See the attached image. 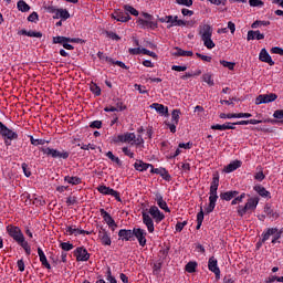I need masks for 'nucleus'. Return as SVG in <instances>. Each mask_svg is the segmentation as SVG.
Instances as JSON below:
<instances>
[{"label":"nucleus","instance_id":"nucleus-19","mask_svg":"<svg viewBox=\"0 0 283 283\" xmlns=\"http://www.w3.org/2000/svg\"><path fill=\"white\" fill-rule=\"evenodd\" d=\"M253 190L255 192H258V195L261 197V198H265L268 200H271V191L266 190V188H264V186L262 185H255L253 187Z\"/></svg>","mask_w":283,"mask_h":283},{"label":"nucleus","instance_id":"nucleus-14","mask_svg":"<svg viewBox=\"0 0 283 283\" xmlns=\"http://www.w3.org/2000/svg\"><path fill=\"white\" fill-rule=\"evenodd\" d=\"M0 135L2 138L7 140H17L19 138V134L17 132L8 128V126L4 125L3 128L0 129Z\"/></svg>","mask_w":283,"mask_h":283},{"label":"nucleus","instance_id":"nucleus-52","mask_svg":"<svg viewBox=\"0 0 283 283\" xmlns=\"http://www.w3.org/2000/svg\"><path fill=\"white\" fill-rule=\"evenodd\" d=\"M60 248L62 251H72V249H74V244H72L70 242H62L60 244Z\"/></svg>","mask_w":283,"mask_h":283},{"label":"nucleus","instance_id":"nucleus-47","mask_svg":"<svg viewBox=\"0 0 283 283\" xmlns=\"http://www.w3.org/2000/svg\"><path fill=\"white\" fill-rule=\"evenodd\" d=\"M203 82L207 83L210 87H213L216 83L213 82V77H211V74L207 73L203 74Z\"/></svg>","mask_w":283,"mask_h":283},{"label":"nucleus","instance_id":"nucleus-24","mask_svg":"<svg viewBox=\"0 0 283 283\" xmlns=\"http://www.w3.org/2000/svg\"><path fill=\"white\" fill-rule=\"evenodd\" d=\"M18 34L22 36H30L35 39H41L43 36V33L41 31H28L25 29L20 30Z\"/></svg>","mask_w":283,"mask_h":283},{"label":"nucleus","instance_id":"nucleus-34","mask_svg":"<svg viewBox=\"0 0 283 283\" xmlns=\"http://www.w3.org/2000/svg\"><path fill=\"white\" fill-rule=\"evenodd\" d=\"M202 222H205V211L202 210V208H200V211L197 213V231H200Z\"/></svg>","mask_w":283,"mask_h":283},{"label":"nucleus","instance_id":"nucleus-56","mask_svg":"<svg viewBox=\"0 0 283 283\" xmlns=\"http://www.w3.org/2000/svg\"><path fill=\"white\" fill-rule=\"evenodd\" d=\"M28 21H30V23H38V22H39V13H36V11H33V12L28 17Z\"/></svg>","mask_w":283,"mask_h":283},{"label":"nucleus","instance_id":"nucleus-62","mask_svg":"<svg viewBox=\"0 0 283 283\" xmlns=\"http://www.w3.org/2000/svg\"><path fill=\"white\" fill-rule=\"evenodd\" d=\"M271 54H279L280 56H283V49L280 46H274L271 49Z\"/></svg>","mask_w":283,"mask_h":283},{"label":"nucleus","instance_id":"nucleus-31","mask_svg":"<svg viewBox=\"0 0 283 283\" xmlns=\"http://www.w3.org/2000/svg\"><path fill=\"white\" fill-rule=\"evenodd\" d=\"M264 213L269 216L272 220H277L280 218V214L277 212L273 211V208L270 203H266L264 207Z\"/></svg>","mask_w":283,"mask_h":283},{"label":"nucleus","instance_id":"nucleus-55","mask_svg":"<svg viewBox=\"0 0 283 283\" xmlns=\"http://www.w3.org/2000/svg\"><path fill=\"white\" fill-rule=\"evenodd\" d=\"M220 64L223 65V67H228V70H234L235 69V63H233V62L221 60Z\"/></svg>","mask_w":283,"mask_h":283},{"label":"nucleus","instance_id":"nucleus-26","mask_svg":"<svg viewBox=\"0 0 283 283\" xmlns=\"http://www.w3.org/2000/svg\"><path fill=\"white\" fill-rule=\"evenodd\" d=\"M201 40L202 39H211L213 36V29L209 24H203L200 31Z\"/></svg>","mask_w":283,"mask_h":283},{"label":"nucleus","instance_id":"nucleus-12","mask_svg":"<svg viewBox=\"0 0 283 283\" xmlns=\"http://www.w3.org/2000/svg\"><path fill=\"white\" fill-rule=\"evenodd\" d=\"M137 25L142 28V30H156L158 28V23L151 20H145L143 18L137 19Z\"/></svg>","mask_w":283,"mask_h":283},{"label":"nucleus","instance_id":"nucleus-53","mask_svg":"<svg viewBox=\"0 0 283 283\" xmlns=\"http://www.w3.org/2000/svg\"><path fill=\"white\" fill-rule=\"evenodd\" d=\"M163 270V263H154L153 273L154 275H160V271Z\"/></svg>","mask_w":283,"mask_h":283},{"label":"nucleus","instance_id":"nucleus-30","mask_svg":"<svg viewBox=\"0 0 283 283\" xmlns=\"http://www.w3.org/2000/svg\"><path fill=\"white\" fill-rule=\"evenodd\" d=\"M275 233H277V228L266 229V231L261 234L262 235L261 243L264 244V242H266V240H269L271 235H275Z\"/></svg>","mask_w":283,"mask_h":283},{"label":"nucleus","instance_id":"nucleus-51","mask_svg":"<svg viewBox=\"0 0 283 283\" xmlns=\"http://www.w3.org/2000/svg\"><path fill=\"white\" fill-rule=\"evenodd\" d=\"M115 105L116 112H125V109H127V106L118 98Z\"/></svg>","mask_w":283,"mask_h":283},{"label":"nucleus","instance_id":"nucleus-6","mask_svg":"<svg viewBox=\"0 0 283 283\" xmlns=\"http://www.w3.org/2000/svg\"><path fill=\"white\" fill-rule=\"evenodd\" d=\"M97 191L103 196H112L115 198V200H117V202H123V199H120V192L114 190L113 188L102 185L97 187Z\"/></svg>","mask_w":283,"mask_h":283},{"label":"nucleus","instance_id":"nucleus-48","mask_svg":"<svg viewBox=\"0 0 283 283\" xmlns=\"http://www.w3.org/2000/svg\"><path fill=\"white\" fill-rule=\"evenodd\" d=\"M90 90L95 96H101V86H97L96 83L91 84Z\"/></svg>","mask_w":283,"mask_h":283},{"label":"nucleus","instance_id":"nucleus-49","mask_svg":"<svg viewBox=\"0 0 283 283\" xmlns=\"http://www.w3.org/2000/svg\"><path fill=\"white\" fill-rule=\"evenodd\" d=\"M244 198H247V193H241L239 197H234V199L231 201V205L232 206H235V205H240V202H242L244 200Z\"/></svg>","mask_w":283,"mask_h":283},{"label":"nucleus","instance_id":"nucleus-59","mask_svg":"<svg viewBox=\"0 0 283 283\" xmlns=\"http://www.w3.org/2000/svg\"><path fill=\"white\" fill-rule=\"evenodd\" d=\"M21 167H22L24 176L27 178H30V176H32V171H30V168H29L28 164L23 163Z\"/></svg>","mask_w":283,"mask_h":283},{"label":"nucleus","instance_id":"nucleus-41","mask_svg":"<svg viewBox=\"0 0 283 283\" xmlns=\"http://www.w3.org/2000/svg\"><path fill=\"white\" fill-rule=\"evenodd\" d=\"M69 41L70 43H85V40L81 38H59L57 42Z\"/></svg>","mask_w":283,"mask_h":283},{"label":"nucleus","instance_id":"nucleus-2","mask_svg":"<svg viewBox=\"0 0 283 283\" xmlns=\"http://www.w3.org/2000/svg\"><path fill=\"white\" fill-rule=\"evenodd\" d=\"M40 151L50 158H62V160H67L70 158V151L59 150L50 147H40Z\"/></svg>","mask_w":283,"mask_h":283},{"label":"nucleus","instance_id":"nucleus-25","mask_svg":"<svg viewBox=\"0 0 283 283\" xmlns=\"http://www.w3.org/2000/svg\"><path fill=\"white\" fill-rule=\"evenodd\" d=\"M248 41H262L264 40V34L260 32V30H256V31H253V30H250L248 32Z\"/></svg>","mask_w":283,"mask_h":283},{"label":"nucleus","instance_id":"nucleus-18","mask_svg":"<svg viewBox=\"0 0 283 283\" xmlns=\"http://www.w3.org/2000/svg\"><path fill=\"white\" fill-rule=\"evenodd\" d=\"M59 39H67V36H63V35L53 36V44H60L64 48V50H74V45L70 44V41L61 40L59 42Z\"/></svg>","mask_w":283,"mask_h":283},{"label":"nucleus","instance_id":"nucleus-9","mask_svg":"<svg viewBox=\"0 0 283 283\" xmlns=\"http://www.w3.org/2000/svg\"><path fill=\"white\" fill-rule=\"evenodd\" d=\"M277 101V94L270 93V94H261L255 98V105H263L266 103H273Z\"/></svg>","mask_w":283,"mask_h":283},{"label":"nucleus","instance_id":"nucleus-63","mask_svg":"<svg viewBox=\"0 0 283 283\" xmlns=\"http://www.w3.org/2000/svg\"><path fill=\"white\" fill-rule=\"evenodd\" d=\"M273 118H279L280 120H282V118H283V109H276L273 113Z\"/></svg>","mask_w":283,"mask_h":283},{"label":"nucleus","instance_id":"nucleus-36","mask_svg":"<svg viewBox=\"0 0 283 283\" xmlns=\"http://www.w3.org/2000/svg\"><path fill=\"white\" fill-rule=\"evenodd\" d=\"M97 59H99V61H102V63H109L111 65H113V63H114V59L107 56L105 53H103L101 51L97 53Z\"/></svg>","mask_w":283,"mask_h":283},{"label":"nucleus","instance_id":"nucleus-45","mask_svg":"<svg viewBox=\"0 0 283 283\" xmlns=\"http://www.w3.org/2000/svg\"><path fill=\"white\" fill-rule=\"evenodd\" d=\"M124 10L127 14H132L133 17H138V10L129 4L124 6Z\"/></svg>","mask_w":283,"mask_h":283},{"label":"nucleus","instance_id":"nucleus-60","mask_svg":"<svg viewBox=\"0 0 283 283\" xmlns=\"http://www.w3.org/2000/svg\"><path fill=\"white\" fill-rule=\"evenodd\" d=\"M282 233L283 231L282 230H276V232L273 235V239H272V244H277V240H280V238H282Z\"/></svg>","mask_w":283,"mask_h":283},{"label":"nucleus","instance_id":"nucleus-16","mask_svg":"<svg viewBox=\"0 0 283 283\" xmlns=\"http://www.w3.org/2000/svg\"><path fill=\"white\" fill-rule=\"evenodd\" d=\"M118 238L122 242H132L134 241V230L120 229L118 231Z\"/></svg>","mask_w":283,"mask_h":283},{"label":"nucleus","instance_id":"nucleus-15","mask_svg":"<svg viewBox=\"0 0 283 283\" xmlns=\"http://www.w3.org/2000/svg\"><path fill=\"white\" fill-rule=\"evenodd\" d=\"M143 224L147 228L148 233H154V219L147 212H142Z\"/></svg>","mask_w":283,"mask_h":283},{"label":"nucleus","instance_id":"nucleus-40","mask_svg":"<svg viewBox=\"0 0 283 283\" xmlns=\"http://www.w3.org/2000/svg\"><path fill=\"white\" fill-rule=\"evenodd\" d=\"M31 145L34 147H39V145H45V143H50L49 140L45 139H35L34 136H29Z\"/></svg>","mask_w":283,"mask_h":283},{"label":"nucleus","instance_id":"nucleus-42","mask_svg":"<svg viewBox=\"0 0 283 283\" xmlns=\"http://www.w3.org/2000/svg\"><path fill=\"white\" fill-rule=\"evenodd\" d=\"M196 269H198V263L190 261L186 264L187 273H196Z\"/></svg>","mask_w":283,"mask_h":283},{"label":"nucleus","instance_id":"nucleus-13","mask_svg":"<svg viewBox=\"0 0 283 283\" xmlns=\"http://www.w3.org/2000/svg\"><path fill=\"white\" fill-rule=\"evenodd\" d=\"M208 269L211 273H214L216 280H220V268L218 266V259L216 256H211L208 260Z\"/></svg>","mask_w":283,"mask_h":283},{"label":"nucleus","instance_id":"nucleus-43","mask_svg":"<svg viewBox=\"0 0 283 283\" xmlns=\"http://www.w3.org/2000/svg\"><path fill=\"white\" fill-rule=\"evenodd\" d=\"M201 41H203V45L208 50H213V48H216V43L213 42V40H211V38H203L201 39Z\"/></svg>","mask_w":283,"mask_h":283},{"label":"nucleus","instance_id":"nucleus-17","mask_svg":"<svg viewBox=\"0 0 283 283\" xmlns=\"http://www.w3.org/2000/svg\"><path fill=\"white\" fill-rule=\"evenodd\" d=\"M259 61H261L262 63H268L271 66L275 65V61H273L271 54H269V51H266V49H262L260 51Z\"/></svg>","mask_w":283,"mask_h":283},{"label":"nucleus","instance_id":"nucleus-39","mask_svg":"<svg viewBox=\"0 0 283 283\" xmlns=\"http://www.w3.org/2000/svg\"><path fill=\"white\" fill-rule=\"evenodd\" d=\"M180 114H182L180 109H174L171 112V120L172 123H175V125H178V123H180Z\"/></svg>","mask_w":283,"mask_h":283},{"label":"nucleus","instance_id":"nucleus-28","mask_svg":"<svg viewBox=\"0 0 283 283\" xmlns=\"http://www.w3.org/2000/svg\"><path fill=\"white\" fill-rule=\"evenodd\" d=\"M240 192L238 190H230L226 192L220 193L221 200H226V202H229L230 200H233Z\"/></svg>","mask_w":283,"mask_h":283},{"label":"nucleus","instance_id":"nucleus-29","mask_svg":"<svg viewBox=\"0 0 283 283\" xmlns=\"http://www.w3.org/2000/svg\"><path fill=\"white\" fill-rule=\"evenodd\" d=\"M38 255L40 258L42 266L49 270L52 269V265H50V262H48V256H45V252H43V249L38 248Z\"/></svg>","mask_w":283,"mask_h":283},{"label":"nucleus","instance_id":"nucleus-38","mask_svg":"<svg viewBox=\"0 0 283 283\" xmlns=\"http://www.w3.org/2000/svg\"><path fill=\"white\" fill-rule=\"evenodd\" d=\"M175 50V56H193V51H185L180 48H176Z\"/></svg>","mask_w":283,"mask_h":283},{"label":"nucleus","instance_id":"nucleus-61","mask_svg":"<svg viewBox=\"0 0 283 283\" xmlns=\"http://www.w3.org/2000/svg\"><path fill=\"white\" fill-rule=\"evenodd\" d=\"M266 176L264 175V171L260 170L259 172L254 174V180H258V182H262Z\"/></svg>","mask_w":283,"mask_h":283},{"label":"nucleus","instance_id":"nucleus-50","mask_svg":"<svg viewBox=\"0 0 283 283\" xmlns=\"http://www.w3.org/2000/svg\"><path fill=\"white\" fill-rule=\"evenodd\" d=\"M251 8H263L264 1L262 0H249Z\"/></svg>","mask_w":283,"mask_h":283},{"label":"nucleus","instance_id":"nucleus-35","mask_svg":"<svg viewBox=\"0 0 283 283\" xmlns=\"http://www.w3.org/2000/svg\"><path fill=\"white\" fill-rule=\"evenodd\" d=\"M17 8L20 12H30V4H28L24 0H19Z\"/></svg>","mask_w":283,"mask_h":283},{"label":"nucleus","instance_id":"nucleus-32","mask_svg":"<svg viewBox=\"0 0 283 283\" xmlns=\"http://www.w3.org/2000/svg\"><path fill=\"white\" fill-rule=\"evenodd\" d=\"M64 182H67V185H82L83 184V179H81L80 177H70V176H65L64 177Z\"/></svg>","mask_w":283,"mask_h":283},{"label":"nucleus","instance_id":"nucleus-20","mask_svg":"<svg viewBox=\"0 0 283 283\" xmlns=\"http://www.w3.org/2000/svg\"><path fill=\"white\" fill-rule=\"evenodd\" d=\"M154 169V165L151 164H147L140 159H137L134 164V169H136V171H147V169Z\"/></svg>","mask_w":283,"mask_h":283},{"label":"nucleus","instance_id":"nucleus-10","mask_svg":"<svg viewBox=\"0 0 283 283\" xmlns=\"http://www.w3.org/2000/svg\"><path fill=\"white\" fill-rule=\"evenodd\" d=\"M97 237L103 247H112V235L104 228L98 230Z\"/></svg>","mask_w":283,"mask_h":283},{"label":"nucleus","instance_id":"nucleus-3","mask_svg":"<svg viewBox=\"0 0 283 283\" xmlns=\"http://www.w3.org/2000/svg\"><path fill=\"white\" fill-rule=\"evenodd\" d=\"M258 205H260V198L252 197V198L248 199V201H247L244 207L239 206L238 214L241 218H244V216H247L248 211H255V209H258Z\"/></svg>","mask_w":283,"mask_h":283},{"label":"nucleus","instance_id":"nucleus-58","mask_svg":"<svg viewBox=\"0 0 283 283\" xmlns=\"http://www.w3.org/2000/svg\"><path fill=\"white\" fill-rule=\"evenodd\" d=\"M91 129H101L103 127V122L102 120H94L90 123Z\"/></svg>","mask_w":283,"mask_h":283},{"label":"nucleus","instance_id":"nucleus-27","mask_svg":"<svg viewBox=\"0 0 283 283\" xmlns=\"http://www.w3.org/2000/svg\"><path fill=\"white\" fill-rule=\"evenodd\" d=\"M240 167H242V163L240 160H233L224 167V171L226 174H232V171L240 169Z\"/></svg>","mask_w":283,"mask_h":283},{"label":"nucleus","instance_id":"nucleus-57","mask_svg":"<svg viewBox=\"0 0 283 283\" xmlns=\"http://www.w3.org/2000/svg\"><path fill=\"white\" fill-rule=\"evenodd\" d=\"M178 6H186V8H191L193 6V0H176Z\"/></svg>","mask_w":283,"mask_h":283},{"label":"nucleus","instance_id":"nucleus-44","mask_svg":"<svg viewBox=\"0 0 283 283\" xmlns=\"http://www.w3.org/2000/svg\"><path fill=\"white\" fill-rule=\"evenodd\" d=\"M261 25H271V21H262V20H256L254 21L252 24H251V28L253 30L258 29V28H261Z\"/></svg>","mask_w":283,"mask_h":283},{"label":"nucleus","instance_id":"nucleus-5","mask_svg":"<svg viewBox=\"0 0 283 283\" xmlns=\"http://www.w3.org/2000/svg\"><path fill=\"white\" fill-rule=\"evenodd\" d=\"M133 238L139 243V247H147V231L143 228H133Z\"/></svg>","mask_w":283,"mask_h":283},{"label":"nucleus","instance_id":"nucleus-4","mask_svg":"<svg viewBox=\"0 0 283 283\" xmlns=\"http://www.w3.org/2000/svg\"><path fill=\"white\" fill-rule=\"evenodd\" d=\"M135 139H136L135 133L126 132L124 134H119V135L113 137L112 143H114L115 145L118 143H128L132 145V143H134Z\"/></svg>","mask_w":283,"mask_h":283},{"label":"nucleus","instance_id":"nucleus-7","mask_svg":"<svg viewBox=\"0 0 283 283\" xmlns=\"http://www.w3.org/2000/svg\"><path fill=\"white\" fill-rule=\"evenodd\" d=\"M74 258H76V262H87L91 258L90 252L84 247H78L73 251Z\"/></svg>","mask_w":283,"mask_h":283},{"label":"nucleus","instance_id":"nucleus-37","mask_svg":"<svg viewBox=\"0 0 283 283\" xmlns=\"http://www.w3.org/2000/svg\"><path fill=\"white\" fill-rule=\"evenodd\" d=\"M55 14L64 21H67V19H70V11H67L66 9H57Z\"/></svg>","mask_w":283,"mask_h":283},{"label":"nucleus","instance_id":"nucleus-33","mask_svg":"<svg viewBox=\"0 0 283 283\" xmlns=\"http://www.w3.org/2000/svg\"><path fill=\"white\" fill-rule=\"evenodd\" d=\"M106 156L109 160H112V163H115L117 167H123V161L120 160V158L116 157L114 153L109 150L106 153Z\"/></svg>","mask_w":283,"mask_h":283},{"label":"nucleus","instance_id":"nucleus-1","mask_svg":"<svg viewBox=\"0 0 283 283\" xmlns=\"http://www.w3.org/2000/svg\"><path fill=\"white\" fill-rule=\"evenodd\" d=\"M220 187V175L218 172L212 175V181L209 190V205L206 207V213H213L216 202H218V188Z\"/></svg>","mask_w":283,"mask_h":283},{"label":"nucleus","instance_id":"nucleus-64","mask_svg":"<svg viewBox=\"0 0 283 283\" xmlns=\"http://www.w3.org/2000/svg\"><path fill=\"white\" fill-rule=\"evenodd\" d=\"M223 283H235V280L231 274H228L223 277Z\"/></svg>","mask_w":283,"mask_h":283},{"label":"nucleus","instance_id":"nucleus-23","mask_svg":"<svg viewBox=\"0 0 283 283\" xmlns=\"http://www.w3.org/2000/svg\"><path fill=\"white\" fill-rule=\"evenodd\" d=\"M151 109H155L161 116H169V108L163 104L153 103L150 105Z\"/></svg>","mask_w":283,"mask_h":283},{"label":"nucleus","instance_id":"nucleus-21","mask_svg":"<svg viewBox=\"0 0 283 283\" xmlns=\"http://www.w3.org/2000/svg\"><path fill=\"white\" fill-rule=\"evenodd\" d=\"M99 213L104 222H106L108 227H116V221L114 220V218H112V214H109V212L105 211V209L102 208L99 209Z\"/></svg>","mask_w":283,"mask_h":283},{"label":"nucleus","instance_id":"nucleus-8","mask_svg":"<svg viewBox=\"0 0 283 283\" xmlns=\"http://www.w3.org/2000/svg\"><path fill=\"white\" fill-rule=\"evenodd\" d=\"M7 232L15 242H20L22 238H24L23 232H21V228L17 226H8Z\"/></svg>","mask_w":283,"mask_h":283},{"label":"nucleus","instance_id":"nucleus-54","mask_svg":"<svg viewBox=\"0 0 283 283\" xmlns=\"http://www.w3.org/2000/svg\"><path fill=\"white\" fill-rule=\"evenodd\" d=\"M157 205L159 209H163V211H166V213H171V209H169V206H167V201H159Z\"/></svg>","mask_w":283,"mask_h":283},{"label":"nucleus","instance_id":"nucleus-46","mask_svg":"<svg viewBox=\"0 0 283 283\" xmlns=\"http://www.w3.org/2000/svg\"><path fill=\"white\" fill-rule=\"evenodd\" d=\"M132 145H135L136 147H143L145 145V139L143 138V135H139L136 137L135 140H133Z\"/></svg>","mask_w":283,"mask_h":283},{"label":"nucleus","instance_id":"nucleus-22","mask_svg":"<svg viewBox=\"0 0 283 283\" xmlns=\"http://www.w3.org/2000/svg\"><path fill=\"white\" fill-rule=\"evenodd\" d=\"M113 19H115V21H119L120 23H127V21L132 20V17L129 15V13H125L123 11H116L113 14Z\"/></svg>","mask_w":283,"mask_h":283},{"label":"nucleus","instance_id":"nucleus-11","mask_svg":"<svg viewBox=\"0 0 283 283\" xmlns=\"http://www.w3.org/2000/svg\"><path fill=\"white\" fill-rule=\"evenodd\" d=\"M148 213L151 216L153 220H155L156 224H160V222L165 220V213L160 212L157 206H151Z\"/></svg>","mask_w":283,"mask_h":283}]
</instances>
